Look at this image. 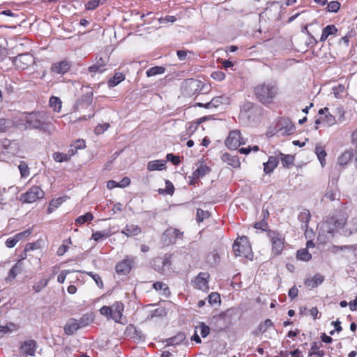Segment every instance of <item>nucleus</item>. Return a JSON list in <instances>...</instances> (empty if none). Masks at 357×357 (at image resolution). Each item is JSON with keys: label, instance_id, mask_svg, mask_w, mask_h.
<instances>
[{"label": "nucleus", "instance_id": "nucleus-1", "mask_svg": "<svg viewBox=\"0 0 357 357\" xmlns=\"http://www.w3.org/2000/svg\"><path fill=\"white\" fill-rule=\"evenodd\" d=\"M349 211L347 206L343 205L328 215L320 224V230L324 233L334 235L340 229L344 236H350L357 232V219L352 218L348 222Z\"/></svg>", "mask_w": 357, "mask_h": 357}, {"label": "nucleus", "instance_id": "nucleus-2", "mask_svg": "<svg viewBox=\"0 0 357 357\" xmlns=\"http://www.w3.org/2000/svg\"><path fill=\"white\" fill-rule=\"evenodd\" d=\"M253 93L259 102L268 107L275 102L280 94V89L275 82L264 81L254 86Z\"/></svg>", "mask_w": 357, "mask_h": 357}, {"label": "nucleus", "instance_id": "nucleus-3", "mask_svg": "<svg viewBox=\"0 0 357 357\" xmlns=\"http://www.w3.org/2000/svg\"><path fill=\"white\" fill-rule=\"evenodd\" d=\"M20 120L27 129L38 130L43 132H50L52 123L50 115L45 111H33L26 112L22 116Z\"/></svg>", "mask_w": 357, "mask_h": 357}, {"label": "nucleus", "instance_id": "nucleus-4", "mask_svg": "<svg viewBox=\"0 0 357 357\" xmlns=\"http://www.w3.org/2000/svg\"><path fill=\"white\" fill-rule=\"evenodd\" d=\"M319 114L321 116L322 123L328 126L331 127L337 123H340L344 121L345 111L342 106L336 107L335 110L333 111V114L329 112L328 107L321 108L318 112Z\"/></svg>", "mask_w": 357, "mask_h": 357}, {"label": "nucleus", "instance_id": "nucleus-5", "mask_svg": "<svg viewBox=\"0 0 357 357\" xmlns=\"http://www.w3.org/2000/svg\"><path fill=\"white\" fill-rule=\"evenodd\" d=\"M267 237L271 243V255L273 257L280 255L287 243L285 236L278 230L267 231Z\"/></svg>", "mask_w": 357, "mask_h": 357}, {"label": "nucleus", "instance_id": "nucleus-6", "mask_svg": "<svg viewBox=\"0 0 357 357\" xmlns=\"http://www.w3.org/2000/svg\"><path fill=\"white\" fill-rule=\"evenodd\" d=\"M100 313L116 323H121L124 311V305L121 301L114 302L112 306L104 305L100 309Z\"/></svg>", "mask_w": 357, "mask_h": 357}, {"label": "nucleus", "instance_id": "nucleus-7", "mask_svg": "<svg viewBox=\"0 0 357 357\" xmlns=\"http://www.w3.org/2000/svg\"><path fill=\"white\" fill-rule=\"evenodd\" d=\"M233 251L236 257L251 259L253 256L249 239L245 236L238 238L234 241Z\"/></svg>", "mask_w": 357, "mask_h": 357}, {"label": "nucleus", "instance_id": "nucleus-8", "mask_svg": "<svg viewBox=\"0 0 357 357\" xmlns=\"http://www.w3.org/2000/svg\"><path fill=\"white\" fill-rule=\"evenodd\" d=\"M183 231L177 228L169 227L162 234L161 241L164 246H169L183 238Z\"/></svg>", "mask_w": 357, "mask_h": 357}, {"label": "nucleus", "instance_id": "nucleus-9", "mask_svg": "<svg viewBox=\"0 0 357 357\" xmlns=\"http://www.w3.org/2000/svg\"><path fill=\"white\" fill-rule=\"evenodd\" d=\"M45 197V192L38 185H33L20 195V201L23 203L31 204Z\"/></svg>", "mask_w": 357, "mask_h": 357}, {"label": "nucleus", "instance_id": "nucleus-10", "mask_svg": "<svg viewBox=\"0 0 357 357\" xmlns=\"http://www.w3.org/2000/svg\"><path fill=\"white\" fill-rule=\"evenodd\" d=\"M246 143L239 130H233L229 132L225 139V146L231 150H236L241 145Z\"/></svg>", "mask_w": 357, "mask_h": 357}, {"label": "nucleus", "instance_id": "nucleus-11", "mask_svg": "<svg viewBox=\"0 0 357 357\" xmlns=\"http://www.w3.org/2000/svg\"><path fill=\"white\" fill-rule=\"evenodd\" d=\"M34 63V56L30 53L18 54L13 59L14 66L19 70H26Z\"/></svg>", "mask_w": 357, "mask_h": 357}, {"label": "nucleus", "instance_id": "nucleus-12", "mask_svg": "<svg viewBox=\"0 0 357 357\" xmlns=\"http://www.w3.org/2000/svg\"><path fill=\"white\" fill-rule=\"evenodd\" d=\"M134 264V257L126 256L123 259L116 264L115 271L119 275H127L130 273Z\"/></svg>", "mask_w": 357, "mask_h": 357}, {"label": "nucleus", "instance_id": "nucleus-13", "mask_svg": "<svg viewBox=\"0 0 357 357\" xmlns=\"http://www.w3.org/2000/svg\"><path fill=\"white\" fill-rule=\"evenodd\" d=\"M282 6L278 1L269 3L264 10L265 15L270 20H280Z\"/></svg>", "mask_w": 357, "mask_h": 357}, {"label": "nucleus", "instance_id": "nucleus-14", "mask_svg": "<svg viewBox=\"0 0 357 357\" xmlns=\"http://www.w3.org/2000/svg\"><path fill=\"white\" fill-rule=\"evenodd\" d=\"M208 278L209 274L206 272H201L199 273L195 280L193 281L194 287L196 289L202 290L203 291H206L208 290Z\"/></svg>", "mask_w": 357, "mask_h": 357}, {"label": "nucleus", "instance_id": "nucleus-15", "mask_svg": "<svg viewBox=\"0 0 357 357\" xmlns=\"http://www.w3.org/2000/svg\"><path fill=\"white\" fill-rule=\"evenodd\" d=\"M71 64L67 60H63L58 62H54L52 64L50 70L51 73L57 75H63L69 71Z\"/></svg>", "mask_w": 357, "mask_h": 357}, {"label": "nucleus", "instance_id": "nucleus-16", "mask_svg": "<svg viewBox=\"0 0 357 357\" xmlns=\"http://www.w3.org/2000/svg\"><path fill=\"white\" fill-rule=\"evenodd\" d=\"M228 101V98L225 96H219L214 97L211 99L210 102H208L205 104L202 102H197L196 106H198L199 107H204L206 109H211V108H217L219 106L227 103Z\"/></svg>", "mask_w": 357, "mask_h": 357}, {"label": "nucleus", "instance_id": "nucleus-17", "mask_svg": "<svg viewBox=\"0 0 357 357\" xmlns=\"http://www.w3.org/2000/svg\"><path fill=\"white\" fill-rule=\"evenodd\" d=\"M93 92L92 89H90L86 93L83 94L75 105L76 109L78 110L91 105L93 102Z\"/></svg>", "mask_w": 357, "mask_h": 357}, {"label": "nucleus", "instance_id": "nucleus-18", "mask_svg": "<svg viewBox=\"0 0 357 357\" xmlns=\"http://www.w3.org/2000/svg\"><path fill=\"white\" fill-rule=\"evenodd\" d=\"M37 348V342L34 340H29L21 344L20 349L24 354L29 356H34Z\"/></svg>", "mask_w": 357, "mask_h": 357}, {"label": "nucleus", "instance_id": "nucleus-19", "mask_svg": "<svg viewBox=\"0 0 357 357\" xmlns=\"http://www.w3.org/2000/svg\"><path fill=\"white\" fill-rule=\"evenodd\" d=\"M354 156L352 149L344 151L338 158L337 164L341 167H344L350 163Z\"/></svg>", "mask_w": 357, "mask_h": 357}, {"label": "nucleus", "instance_id": "nucleus-20", "mask_svg": "<svg viewBox=\"0 0 357 357\" xmlns=\"http://www.w3.org/2000/svg\"><path fill=\"white\" fill-rule=\"evenodd\" d=\"M338 32L337 28L334 24H329L322 29V33L320 37V41H326L329 36H337Z\"/></svg>", "mask_w": 357, "mask_h": 357}, {"label": "nucleus", "instance_id": "nucleus-21", "mask_svg": "<svg viewBox=\"0 0 357 357\" xmlns=\"http://www.w3.org/2000/svg\"><path fill=\"white\" fill-rule=\"evenodd\" d=\"M324 277L319 273H317L312 278H307L306 280H305L304 284L307 287L312 289L321 284L324 282Z\"/></svg>", "mask_w": 357, "mask_h": 357}, {"label": "nucleus", "instance_id": "nucleus-22", "mask_svg": "<svg viewBox=\"0 0 357 357\" xmlns=\"http://www.w3.org/2000/svg\"><path fill=\"white\" fill-rule=\"evenodd\" d=\"M222 160L234 168L239 167L241 165L238 156L232 155L228 153L222 155Z\"/></svg>", "mask_w": 357, "mask_h": 357}, {"label": "nucleus", "instance_id": "nucleus-23", "mask_svg": "<svg viewBox=\"0 0 357 357\" xmlns=\"http://www.w3.org/2000/svg\"><path fill=\"white\" fill-rule=\"evenodd\" d=\"M166 160H155L149 161L147 164V169L149 171H162L166 169Z\"/></svg>", "mask_w": 357, "mask_h": 357}, {"label": "nucleus", "instance_id": "nucleus-24", "mask_svg": "<svg viewBox=\"0 0 357 357\" xmlns=\"http://www.w3.org/2000/svg\"><path fill=\"white\" fill-rule=\"evenodd\" d=\"M69 199L68 196H63L56 199H52L47 209V213H52L57 208H59L64 202Z\"/></svg>", "mask_w": 357, "mask_h": 357}, {"label": "nucleus", "instance_id": "nucleus-25", "mask_svg": "<svg viewBox=\"0 0 357 357\" xmlns=\"http://www.w3.org/2000/svg\"><path fill=\"white\" fill-rule=\"evenodd\" d=\"M279 160L275 156H269L267 162L264 163V171L266 174H271L278 166Z\"/></svg>", "mask_w": 357, "mask_h": 357}, {"label": "nucleus", "instance_id": "nucleus-26", "mask_svg": "<svg viewBox=\"0 0 357 357\" xmlns=\"http://www.w3.org/2000/svg\"><path fill=\"white\" fill-rule=\"evenodd\" d=\"M64 332L68 335L74 334L80 328L78 325L77 320L75 319H70L68 323L64 326Z\"/></svg>", "mask_w": 357, "mask_h": 357}, {"label": "nucleus", "instance_id": "nucleus-27", "mask_svg": "<svg viewBox=\"0 0 357 357\" xmlns=\"http://www.w3.org/2000/svg\"><path fill=\"white\" fill-rule=\"evenodd\" d=\"M62 101L57 97L52 96L49 100V107L53 110L54 112L59 113L62 109Z\"/></svg>", "mask_w": 357, "mask_h": 357}, {"label": "nucleus", "instance_id": "nucleus-28", "mask_svg": "<svg viewBox=\"0 0 357 357\" xmlns=\"http://www.w3.org/2000/svg\"><path fill=\"white\" fill-rule=\"evenodd\" d=\"M142 232V229L139 227L134 225H127L121 233L127 236L128 237L137 236Z\"/></svg>", "mask_w": 357, "mask_h": 357}, {"label": "nucleus", "instance_id": "nucleus-29", "mask_svg": "<svg viewBox=\"0 0 357 357\" xmlns=\"http://www.w3.org/2000/svg\"><path fill=\"white\" fill-rule=\"evenodd\" d=\"M153 287L154 289H155V291H161V294L166 298H168L171 294V291H170L167 284L162 282L158 281V282H154L153 284Z\"/></svg>", "mask_w": 357, "mask_h": 357}, {"label": "nucleus", "instance_id": "nucleus-30", "mask_svg": "<svg viewBox=\"0 0 357 357\" xmlns=\"http://www.w3.org/2000/svg\"><path fill=\"white\" fill-rule=\"evenodd\" d=\"M50 280V278L43 277L40 278L38 281L35 282L33 285L32 286V289L34 291V292H40L44 288H45L47 286Z\"/></svg>", "mask_w": 357, "mask_h": 357}, {"label": "nucleus", "instance_id": "nucleus-31", "mask_svg": "<svg viewBox=\"0 0 357 357\" xmlns=\"http://www.w3.org/2000/svg\"><path fill=\"white\" fill-rule=\"evenodd\" d=\"M125 79L126 76L123 73L116 72L114 73V76L108 80L107 84L109 87H114Z\"/></svg>", "mask_w": 357, "mask_h": 357}, {"label": "nucleus", "instance_id": "nucleus-32", "mask_svg": "<svg viewBox=\"0 0 357 357\" xmlns=\"http://www.w3.org/2000/svg\"><path fill=\"white\" fill-rule=\"evenodd\" d=\"M300 222H303L304 225L302 227L305 229H308V223L311 219V214L309 210L303 209L299 214L298 217Z\"/></svg>", "mask_w": 357, "mask_h": 357}, {"label": "nucleus", "instance_id": "nucleus-33", "mask_svg": "<svg viewBox=\"0 0 357 357\" xmlns=\"http://www.w3.org/2000/svg\"><path fill=\"white\" fill-rule=\"evenodd\" d=\"M112 235V232L110 229L109 230H103V231H97L93 232L91 236V239L95 241L96 242H98L102 239H105L110 237Z\"/></svg>", "mask_w": 357, "mask_h": 357}, {"label": "nucleus", "instance_id": "nucleus-34", "mask_svg": "<svg viewBox=\"0 0 357 357\" xmlns=\"http://www.w3.org/2000/svg\"><path fill=\"white\" fill-rule=\"evenodd\" d=\"M93 215L91 212H88L84 215L77 217L75 220V225L76 226H82L87 222H91L93 220Z\"/></svg>", "mask_w": 357, "mask_h": 357}, {"label": "nucleus", "instance_id": "nucleus-35", "mask_svg": "<svg viewBox=\"0 0 357 357\" xmlns=\"http://www.w3.org/2000/svg\"><path fill=\"white\" fill-rule=\"evenodd\" d=\"M279 155L281 158V162L284 167L289 168L294 161V156L292 155H285L282 153H279Z\"/></svg>", "mask_w": 357, "mask_h": 357}, {"label": "nucleus", "instance_id": "nucleus-36", "mask_svg": "<svg viewBox=\"0 0 357 357\" xmlns=\"http://www.w3.org/2000/svg\"><path fill=\"white\" fill-rule=\"evenodd\" d=\"M296 258L303 261H309L312 259V255L307 248H302L297 251Z\"/></svg>", "mask_w": 357, "mask_h": 357}, {"label": "nucleus", "instance_id": "nucleus-37", "mask_svg": "<svg viewBox=\"0 0 357 357\" xmlns=\"http://www.w3.org/2000/svg\"><path fill=\"white\" fill-rule=\"evenodd\" d=\"M93 321V317L92 314H85L78 321L79 328L85 327L91 324Z\"/></svg>", "mask_w": 357, "mask_h": 357}, {"label": "nucleus", "instance_id": "nucleus-38", "mask_svg": "<svg viewBox=\"0 0 357 357\" xmlns=\"http://www.w3.org/2000/svg\"><path fill=\"white\" fill-rule=\"evenodd\" d=\"M165 72V68L162 66H154L148 69L146 72V76L150 77L157 75L163 74Z\"/></svg>", "mask_w": 357, "mask_h": 357}, {"label": "nucleus", "instance_id": "nucleus-39", "mask_svg": "<svg viewBox=\"0 0 357 357\" xmlns=\"http://www.w3.org/2000/svg\"><path fill=\"white\" fill-rule=\"evenodd\" d=\"M19 326L12 322L7 323L5 326H0V330L3 332V335L10 333L13 331H17Z\"/></svg>", "mask_w": 357, "mask_h": 357}, {"label": "nucleus", "instance_id": "nucleus-40", "mask_svg": "<svg viewBox=\"0 0 357 357\" xmlns=\"http://www.w3.org/2000/svg\"><path fill=\"white\" fill-rule=\"evenodd\" d=\"M105 62L96 63L94 65L89 66L88 68V70L91 73H102L106 70L105 68Z\"/></svg>", "mask_w": 357, "mask_h": 357}, {"label": "nucleus", "instance_id": "nucleus-41", "mask_svg": "<svg viewBox=\"0 0 357 357\" xmlns=\"http://www.w3.org/2000/svg\"><path fill=\"white\" fill-rule=\"evenodd\" d=\"M174 190L175 188L172 183L169 180H165V189H159L158 192L162 195L167 194L172 195Z\"/></svg>", "mask_w": 357, "mask_h": 357}, {"label": "nucleus", "instance_id": "nucleus-42", "mask_svg": "<svg viewBox=\"0 0 357 357\" xmlns=\"http://www.w3.org/2000/svg\"><path fill=\"white\" fill-rule=\"evenodd\" d=\"M53 159L58 162H67L70 160L68 153L55 152L52 155Z\"/></svg>", "mask_w": 357, "mask_h": 357}, {"label": "nucleus", "instance_id": "nucleus-43", "mask_svg": "<svg viewBox=\"0 0 357 357\" xmlns=\"http://www.w3.org/2000/svg\"><path fill=\"white\" fill-rule=\"evenodd\" d=\"M21 271V264H20V261H18L9 271L8 278L14 279L17 275L18 273H20Z\"/></svg>", "mask_w": 357, "mask_h": 357}, {"label": "nucleus", "instance_id": "nucleus-44", "mask_svg": "<svg viewBox=\"0 0 357 357\" xmlns=\"http://www.w3.org/2000/svg\"><path fill=\"white\" fill-rule=\"evenodd\" d=\"M333 91L335 98H341L342 93L346 92V86L344 84H339L337 86L333 87Z\"/></svg>", "mask_w": 357, "mask_h": 357}, {"label": "nucleus", "instance_id": "nucleus-45", "mask_svg": "<svg viewBox=\"0 0 357 357\" xmlns=\"http://www.w3.org/2000/svg\"><path fill=\"white\" fill-rule=\"evenodd\" d=\"M208 168L206 166H200L192 173V176L195 178H199L204 176L206 173L208 172Z\"/></svg>", "mask_w": 357, "mask_h": 357}, {"label": "nucleus", "instance_id": "nucleus-46", "mask_svg": "<svg viewBox=\"0 0 357 357\" xmlns=\"http://www.w3.org/2000/svg\"><path fill=\"white\" fill-rule=\"evenodd\" d=\"M266 215H264V218L263 220L256 222L254 225V227L257 229H260L261 231H264L267 233V231L271 230L269 229L268 225L267 222L265 220Z\"/></svg>", "mask_w": 357, "mask_h": 357}, {"label": "nucleus", "instance_id": "nucleus-47", "mask_svg": "<svg viewBox=\"0 0 357 357\" xmlns=\"http://www.w3.org/2000/svg\"><path fill=\"white\" fill-rule=\"evenodd\" d=\"M18 169L20 170L21 177L26 178L29 175V168L25 162L21 161L18 166Z\"/></svg>", "mask_w": 357, "mask_h": 357}, {"label": "nucleus", "instance_id": "nucleus-48", "mask_svg": "<svg viewBox=\"0 0 357 357\" xmlns=\"http://www.w3.org/2000/svg\"><path fill=\"white\" fill-rule=\"evenodd\" d=\"M32 233V228H29L22 232L16 234L14 237L15 238L17 243L22 239L28 238Z\"/></svg>", "mask_w": 357, "mask_h": 357}, {"label": "nucleus", "instance_id": "nucleus-49", "mask_svg": "<svg viewBox=\"0 0 357 357\" xmlns=\"http://www.w3.org/2000/svg\"><path fill=\"white\" fill-rule=\"evenodd\" d=\"M11 126V122L9 119L0 118V133L6 132Z\"/></svg>", "mask_w": 357, "mask_h": 357}, {"label": "nucleus", "instance_id": "nucleus-50", "mask_svg": "<svg viewBox=\"0 0 357 357\" xmlns=\"http://www.w3.org/2000/svg\"><path fill=\"white\" fill-rule=\"evenodd\" d=\"M273 326V323L270 319H266L263 323L260 324L258 326V330L260 333H265L268 328Z\"/></svg>", "mask_w": 357, "mask_h": 357}, {"label": "nucleus", "instance_id": "nucleus-51", "mask_svg": "<svg viewBox=\"0 0 357 357\" xmlns=\"http://www.w3.org/2000/svg\"><path fill=\"white\" fill-rule=\"evenodd\" d=\"M104 1L100 0H91L89 1L85 5V9L86 10H93L99 6L100 4H102Z\"/></svg>", "mask_w": 357, "mask_h": 357}, {"label": "nucleus", "instance_id": "nucleus-52", "mask_svg": "<svg viewBox=\"0 0 357 357\" xmlns=\"http://www.w3.org/2000/svg\"><path fill=\"white\" fill-rule=\"evenodd\" d=\"M315 151L318 159L319 160L321 164L324 165V162H325V158L326 156V152L321 146H316Z\"/></svg>", "mask_w": 357, "mask_h": 357}, {"label": "nucleus", "instance_id": "nucleus-53", "mask_svg": "<svg viewBox=\"0 0 357 357\" xmlns=\"http://www.w3.org/2000/svg\"><path fill=\"white\" fill-rule=\"evenodd\" d=\"M340 8V3L337 1H332L327 3V9L331 13H337Z\"/></svg>", "mask_w": 357, "mask_h": 357}, {"label": "nucleus", "instance_id": "nucleus-54", "mask_svg": "<svg viewBox=\"0 0 357 357\" xmlns=\"http://www.w3.org/2000/svg\"><path fill=\"white\" fill-rule=\"evenodd\" d=\"M210 216V213L207 211H204L201 208L197 210V221L198 222H202L204 219L208 218Z\"/></svg>", "mask_w": 357, "mask_h": 357}, {"label": "nucleus", "instance_id": "nucleus-55", "mask_svg": "<svg viewBox=\"0 0 357 357\" xmlns=\"http://www.w3.org/2000/svg\"><path fill=\"white\" fill-rule=\"evenodd\" d=\"M196 328L200 329V334L202 337H206L210 333V328L206 325L204 322H200Z\"/></svg>", "mask_w": 357, "mask_h": 357}, {"label": "nucleus", "instance_id": "nucleus-56", "mask_svg": "<svg viewBox=\"0 0 357 357\" xmlns=\"http://www.w3.org/2000/svg\"><path fill=\"white\" fill-rule=\"evenodd\" d=\"M321 347L322 344L321 342H313L311 344V348L309 350L308 356H312L313 355H315V354H317V352L321 349Z\"/></svg>", "mask_w": 357, "mask_h": 357}, {"label": "nucleus", "instance_id": "nucleus-57", "mask_svg": "<svg viewBox=\"0 0 357 357\" xmlns=\"http://www.w3.org/2000/svg\"><path fill=\"white\" fill-rule=\"evenodd\" d=\"M208 303L211 305L216 304L218 303H220L221 301L220 296L217 292H212L211 294H210L208 296Z\"/></svg>", "mask_w": 357, "mask_h": 357}, {"label": "nucleus", "instance_id": "nucleus-58", "mask_svg": "<svg viewBox=\"0 0 357 357\" xmlns=\"http://www.w3.org/2000/svg\"><path fill=\"white\" fill-rule=\"evenodd\" d=\"M40 248V244L39 241H36L33 243H29L26 245L24 251L26 252H30L35 250H38Z\"/></svg>", "mask_w": 357, "mask_h": 357}, {"label": "nucleus", "instance_id": "nucleus-59", "mask_svg": "<svg viewBox=\"0 0 357 357\" xmlns=\"http://www.w3.org/2000/svg\"><path fill=\"white\" fill-rule=\"evenodd\" d=\"M211 77L217 81H222L225 79V74L220 70L212 73Z\"/></svg>", "mask_w": 357, "mask_h": 357}, {"label": "nucleus", "instance_id": "nucleus-60", "mask_svg": "<svg viewBox=\"0 0 357 357\" xmlns=\"http://www.w3.org/2000/svg\"><path fill=\"white\" fill-rule=\"evenodd\" d=\"M176 20L177 19L175 16L167 15L164 17H160L158 21L160 24H167L169 22L174 23Z\"/></svg>", "mask_w": 357, "mask_h": 357}, {"label": "nucleus", "instance_id": "nucleus-61", "mask_svg": "<svg viewBox=\"0 0 357 357\" xmlns=\"http://www.w3.org/2000/svg\"><path fill=\"white\" fill-rule=\"evenodd\" d=\"M166 158L167 160L171 161L172 164L177 165L181 162V160L179 156L174 155L172 153H168L166 155Z\"/></svg>", "mask_w": 357, "mask_h": 357}, {"label": "nucleus", "instance_id": "nucleus-62", "mask_svg": "<svg viewBox=\"0 0 357 357\" xmlns=\"http://www.w3.org/2000/svg\"><path fill=\"white\" fill-rule=\"evenodd\" d=\"M284 134L289 135L295 132L296 128L291 123H287L286 126L284 128Z\"/></svg>", "mask_w": 357, "mask_h": 357}, {"label": "nucleus", "instance_id": "nucleus-63", "mask_svg": "<svg viewBox=\"0 0 357 357\" xmlns=\"http://www.w3.org/2000/svg\"><path fill=\"white\" fill-rule=\"evenodd\" d=\"M185 339L184 333H179L177 336L172 337L169 339V342L171 344H178V342H183Z\"/></svg>", "mask_w": 357, "mask_h": 357}, {"label": "nucleus", "instance_id": "nucleus-64", "mask_svg": "<svg viewBox=\"0 0 357 357\" xmlns=\"http://www.w3.org/2000/svg\"><path fill=\"white\" fill-rule=\"evenodd\" d=\"M336 194L335 192L332 190H328L326 192L324 198L326 199L327 200H329L331 202L334 201L335 199Z\"/></svg>", "mask_w": 357, "mask_h": 357}]
</instances>
